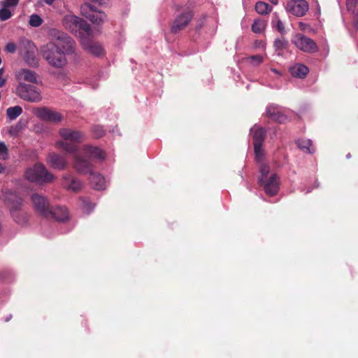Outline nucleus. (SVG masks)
<instances>
[{
  "mask_svg": "<svg viewBox=\"0 0 358 358\" xmlns=\"http://www.w3.org/2000/svg\"><path fill=\"white\" fill-rule=\"evenodd\" d=\"M52 38L41 47L43 58L52 67L61 69L67 64L66 57L76 55V43L72 38L58 30H52Z\"/></svg>",
  "mask_w": 358,
  "mask_h": 358,
  "instance_id": "f257e3e1",
  "label": "nucleus"
},
{
  "mask_svg": "<svg viewBox=\"0 0 358 358\" xmlns=\"http://www.w3.org/2000/svg\"><path fill=\"white\" fill-rule=\"evenodd\" d=\"M73 167L80 174H90V182L94 189L96 190L105 189L106 182L104 178L100 173L92 171V164L89 161L83 159L78 155H76Z\"/></svg>",
  "mask_w": 358,
  "mask_h": 358,
  "instance_id": "f03ea898",
  "label": "nucleus"
},
{
  "mask_svg": "<svg viewBox=\"0 0 358 358\" xmlns=\"http://www.w3.org/2000/svg\"><path fill=\"white\" fill-rule=\"evenodd\" d=\"M62 140L57 141L56 145L69 153L73 154L78 151V144L84 139V134L79 130L62 128L59 131Z\"/></svg>",
  "mask_w": 358,
  "mask_h": 358,
  "instance_id": "7ed1b4c3",
  "label": "nucleus"
},
{
  "mask_svg": "<svg viewBox=\"0 0 358 358\" xmlns=\"http://www.w3.org/2000/svg\"><path fill=\"white\" fill-rule=\"evenodd\" d=\"M259 184L268 196L275 195L280 189V179L276 173H270V167L266 164L259 166Z\"/></svg>",
  "mask_w": 358,
  "mask_h": 358,
  "instance_id": "20e7f679",
  "label": "nucleus"
},
{
  "mask_svg": "<svg viewBox=\"0 0 358 358\" xmlns=\"http://www.w3.org/2000/svg\"><path fill=\"white\" fill-rule=\"evenodd\" d=\"M64 27L77 35L80 39L83 36H92V30L84 20L73 15H66L62 20Z\"/></svg>",
  "mask_w": 358,
  "mask_h": 358,
  "instance_id": "39448f33",
  "label": "nucleus"
},
{
  "mask_svg": "<svg viewBox=\"0 0 358 358\" xmlns=\"http://www.w3.org/2000/svg\"><path fill=\"white\" fill-rule=\"evenodd\" d=\"M25 178L30 182L43 184L52 182L55 177L41 163L36 164L33 167L27 169Z\"/></svg>",
  "mask_w": 358,
  "mask_h": 358,
  "instance_id": "423d86ee",
  "label": "nucleus"
},
{
  "mask_svg": "<svg viewBox=\"0 0 358 358\" xmlns=\"http://www.w3.org/2000/svg\"><path fill=\"white\" fill-rule=\"evenodd\" d=\"M5 200L10 205V213L14 220L19 224H25L27 217L24 213L19 210L23 201L22 199L15 192L8 190L5 192Z\"/></svg>",
  "mask_w": 358,
  "mask_h": 358,
  "instance_id": "0eeeda50",
  "label": "nucleus"
},
{
  "mask_svg": "<svg viewBox=\"0 0 358 358\" xmlns=\"http://www.w3.org/2000/svg\"><path fill=\"white\" fill-rule=\"evenodd\" d=\"M17 96L27 101L37 103L42 100L41 91L35 86L20 83L16 88Z\"/></svg>",
  "mask_w": 358,
  "mask_h": 358,
  "instance_id": "6e6552de",
  "label": "nucleus"
},
{
  "mask_svg": "<svg viewBox=\"0 0 358 358\" xmlns=\"http://www.w3.org/2000/svg\"><path fill=\"white\" fill-rule=\"evenodd\" d=\"M292 43L300 50L307 53H314L318 51V46L310 38L303 34H296L292 38Z\"/></svg>",
  "mask_w": 358,
  "mask_h": 358,
  "instance_id": "1a4fd4ad",
  "label": "nucleus"
},
{
  "mask_svg": "<svg viewBox=\"0 0 358 358\" xmlns=\"http://www.w3.org/2000/svg\"><path fill=\"white\" fill-rule=\"evenodd\" d=\"M80 12L83 16L94 24H99L106 19L104 13L96 10L95 7L88 2H85L81 6Z\"/></svg>",
  "mask_w": 358,
  "mask_h": 358,
  "instance_id": "9d476101",
  "label": "nucleus"
},
{
  "mask_svg": "<svg viewBox=\"0 0 358 358\" xmlns=\"http://www.w3.org/2000/svg\"><path fill=\"white\" fill-rule=\"evenodd\" d=\"M76 155L81 156L83 159L89 161L91 164L93 159L103 160L105 159V154L101 149L89 145H84L80 152L75 153L73 155V162H75Z\"/></svg>",
  "mask_w": 358,
  "mask_h": 358,
  "instance_id": "9b49d317",
  "label": "nucleus"
},
{
  "mask_svg": "<svg viewBox=\"0 0 358 358\" xmlns=\"http://www.w3.org/2000/svg\"><path fill=\"white\" fill-rule=\"evenodd\" d=\"M286 9L296 17H302L308 10L309 5L306 0H290L287 3Z\"/></svg>",
  "mask_w": 358,
  "mask_h": 358,
  "instance_id": "f8f14e48",
  "label": "nucleus"
},
{
  "mask_svg": "<svg viewBox=\"0 0 358 358\" xmlns=\"http://www.w3.org/2000/svg\"><path fill=\"white\" fill-rule=\"evenodd\" d=\"M34 114L39 119L48 122H59L63 119L61 113L45 107L36 108Z\"/></svg>",
  "mask_w": 358,
  "mask_h": 358,
  "instance_id": "ddd939ff",
  "label": "nucleus"
},
{
  "mask_svg": "<svg viewBox=\"0 0 358 358\" xmlns=\"http://www.w3.org/2000/svg\"><path fill=\"white\" fill-rule=\"evenodd\" d=\"M31 199L36 210L42 216L48 218L51 212L46 198L42 195L34 194L31 196Z\"/></svg>",
  "mask_w": 358,
  "mask_h": 358,
  "instance_id": "4468645a",
  "label": "nucleus"
},
{
  "mask_svg": "<svg viewBox=\"0 0 358 358\" xmlns=\"http://www.w3.org/2000/svg\"><path fill=\"white\" fill-rule=\"evenodd\" d=\"M93 36V33L92 36H83L80 39V43L85 50L96 57H99L103 53V49L101 44L91 41V38Z\"/></svg>",
  "mask_w": 358,
  "mask_h": 358,
  "instance_id": "2eb2a0df",
  "label": "nucleus"
},
{
  "mask_svg": "<svg viewBox=\"0 0 358 358\" xmlns=\"http://www.w3.org/2000/svg\"><path fill=\"white\" fill-rule=\"evenodd\" d=\"M266 115L271 120L283 123L287 120V116L284 114L282 107L276 104H269L266 108Z\"/></svg>",
  "mask_w": 358,
  "mask_h": 358,
  "instance_id": "dca6fc26",
  "label": "nucleus"
},
{
  "mask_svg": "<svg viewBox=\"0 0 358 358\" xmlns=\"http://www.w3.org/2000/svg\"><path fill=\"white\" fill-rule=\"evenodd\" d=\"M192 16V13L189 10L182 13L181 15H178L174 20L171 27V32L177 33L183 29L191 21Z\"/></svg>",
  "mask_w": 358,
  "mask_h": 358,
  "instance_id": "f3484780",
  "label": "nucleus"
},
{
  "mask_svg": "<svg viewBox=\"0 0 358 358\" xmlns=\"http://www.w3.org/2000/svg\"><path fill=\"white\" fill-rule=\"evenodd\" d=\"M47 163L55 169L64 170L68 166V160L64 155L55 152L50 153L47 157Z\"/></svg>",
  "mask_w": 358,
  "mask_h": 358,
  "instance_id": "a211bd4d",
  "label": "nucleus"
},
{
  "mask_svg": "<svg viewBox=\"0 0 358 358\" xmlns=\"http://www.w3.org/2000/svg\"><path fill=\"white\" fill-rule=\"evenodd\" d=\"M62 186L67 190L78 192L81 189L83 183L72 174L66 173L62 177Z\"/></svg>",
  "mask_w": 358,
  "mask_h": 358,
  "instance_id": "6ab92c4d",
  "label": "nucleus"
},
{
  "mask_svg": "<svg viewBox=\"0 0 358 358\" xmlns=\"http://www.w3.org/2000/svg\"><path fill=\"white\" fill-rule=\"evenodd\" d=\"M250 133L252 135L254 145H263L266 135L264 128L255 125L250 129Z\"/></svg>",
  "mask_w": 358,
  "mask_h": 358,
  "instance_id": "aec40b11",
  "label": "nucleus"
},
{
  "mask_svg": "<svg viewBox=\"0 0 358 358\" xmlns=\"http://www.w3.org/2000/svg\"><path fill=\"white\" fill-rule=\"evenodd\" d=\"M16 77L20 80H24L32 83H37L36 73L29 69H22L20 70L16 75Z\"/></svg>",
  "mask_w": 358,
  "mask_h": 358,
  "instance_id": "412c9836",
  "label": "nucleus"
},
{
  "mask_svg": "<svg viewBox=\"0 0 358 358\" xmlns=\"http://www.w3.org/2000/svg\"><path fill=\"white\" fill-rule=\"evenodd\" d=\"M51 212L49 214V217H54L56 220L59 222H64L69 218V212L65 207L57 206L54 209H50Z\"/></svg>",
  "mask_w": 358,
  "mask_h": 358,
  "instance_id": "4be33fe9",
  "label": "nucleus"
},
{
  "mask_svg": "<svg viewBox=\"0 0 358 358\" xmlns=\"http://www.w3.org/2000/svg\"><path fill=\"white\" fill-rule=\"evenodd\" d=\"M289 72L292 76L304 78L309 72L308 68L301 64H296L289 67Z\"/></svg>",
  "mask_w": 358,
  "mask_h": 358,
  "instance_id": "5701e85b",
  "label": "nucleus"
},
{
  "mask_svg": "<svg viewBox=\"0 0 358 358\" xmlns=\"http://www.w3.org/2000/svg\"><path fill=\"white\" fill-rule=\"evenodd\" d=\"M267 27V21L262 18H257L254 20L251 30L253 33L260 34L264 33Z\"/></svg>",
  "mask_w": 358,
  "mask_h": 358,
  "instance_id": "b1692460",
  "label": "nucleus"
},
{
  "mask_svg": "<svg viewBox=\"0 0 358 358\" xmlns=\"http://www.w3.org/2000/svg\"><path fill=\"white\" fill-rule=\"evenodd\" d=\"M271 27L273 29L277 30L282 35H284L286 33L284 23L280 19L276 13L273 14Z\"/></svg>",
  "mask_w": 358,
  "mask_h": 358,
  "instance_id": "393cba45",
  "label": "nucleus"
},
{
  "mask_svg": "<svg viewBox=\"0 0 358 358\" xmlns=\"http://www.w3.org/2000/svg\"><path fill=\"white\" fill-rule=\"evenodd\" d=\"M298 147L303 152L308 153L315 152V149L313 146L312 141L310 139H299L296 141Z\"/></svg>",
  "mask_w": 358,
  "mask_h": 358,
  "instance_id": "a878e982",
  "label": "nucleus"
},
{
  "mask_svg": "<svg viewBox=\"0 0 358 358\" xmlns=\"http://www.w3.org/2000/svg\"><path fill=\"white\" fill-rule=\"evenodd\" d=\"M22 113V108L20 106L9 107L6 110V115L10 120H14Z\"/></svg>",
  "mask_w": 358,
  "mask_h": 358,
  "instance_id": "bb28decb",
  "label": "nucleus"
},
{
  "mask_svg": "<svg viewBox=\"0 0 358 358\" xmlns=\"http://www.w3.org/2000/svg\"><path fill=\"white\" fill-rule=\"evenodd\" d=\"M255 10L260 15H266L272 10V6L264 1H258L255 5Z\"/></svg>",
  "mask_w": 358,
  "mask_h": 358,
  "instance_id": "cd10ccee",
  "label": "nucleus"
},
{
  "mask_svg": "<svg viewBox=\"0 0 358 358\" xmlns=\"http://www.w3.org/2000/svg\"><path fill=\"white\" fill-rule=\"evenodd\" d=\"M25 126V124L22 120L18 121L17 124L10 127L8 130L9 135L13 137L17 136L24 129Z\"/></svg>",
  "mask_w": 358,
  "mask_h": 358,
  "instance_id": "c85d7f7f",
  "label": "nucleus"
},
{
  "mask_svg": "<svg viewBox=\"0 0 358 358\" xmlns=\"http://www.w3.org/2000/svg\"><path fill=\"white\" fill-rule=\"evenodd\" d=\"M255 159L257 163H260V166L263 164L262 159L264 157V150L262 145H254Z\"/></svg>",
  "mask_w": 358,
  "mask_h": 358,
  "instance_id": "c756f323",
  "label": "nucleus"
},
{
  "mask_svg": "<svg viewBox=\"0 0 358 358\" xmlns=\"http://www.w3.org/2000/svg\"><path fill=\"white\" fill-rule=\"evenodd\" d=\"M9 8L8 6H2L0 9V20L1 21H6L12 17L13 14Z\"/></svg>",
  "mask_w": 358,
  "mask_h": 358,
  "instance_id": "7c9ffc66",
  "label": "nucleus"
},
{
  "mask_svg": "<svg viewBox=\"0 0 358 358\" xmlns=\"http://www.w3.org/2000/svg\"><path fill=\"white\" fill-rule=\"evenodd\" d=\"M43 23L42 18L37 14H33L30 16L29 24L33 27H38Z\"/></svg>",
  "mask_w": 358,
  "mask_h": 358,
  "instance_id": "2f4dec72",
  "label": "nucleus"
},
{
  "mask_svg": "<svg viewBox=\"0 0 358 358\" xmlns=\"http://www.w3.org/2000/svg\"><path fill=\"white\" fill-rule=\"evenodd\" d=\"M81 206L83 210L87 214L91 213L94 208V206L86 199H81Z\"/></svg>",
  "mask_w": 358,
  "mask_h": 358,
  "instance_id": "473e14b6",
  "label": "nucleus"
},
{
  "mask_svg": "<svg viewBox=\"0 0 358 358\" xmlns=\"http://www.w3.org/2000/svg\"><path fill=\"white\" fill-rule=\"evenodd\" d=\"M92 133L94 138H99L104 135L105 131H104L103 127L99 126V125H96L92 128Z\"/></svg>",
  "mask_w": 358,
  "mask_h": 358,
  "instance_id": "72a5a7b5",
  "label": "nucleus"
},
{
  "mask_svg": "<svg viewBox=\"0 0 358 358\" xmlns=\"http://www.w3.org/2000/svg\"><path fill=\"white\" fill-rule=\"evenodd\" d=\"M287 41L282 38H277L274 41V47L276 50H282L285 49L287 47Z\"/></svg>",
  "mask_w": 358,
  "mask_h": 358,
  "instance_id": "f704fd0d",
  "label": "nucleus"
},
{
  "mask_svg": "<svg viewBox=\"0 0 358 358\" xmlns=\"http://www.w3.org/2000/svg\"><path fill=\"white\" fill-rule=\"evenodd\" d=\"M8 148L4 142L0 141V158L6 159L8 157Z\"/></svg>",
  "mask_w": 358,
  "mask_h": 358,
  "instance_id": "c9c22d12",
  "label": "nucleus"
},
{
  "mask_svg": "<svg viewBox=\"0 0 358 358\" xmlns=\"http://www.w3.org/2000/svg\"><path fill=\"white\" fill-rule=\"evenodd\" d=\"M20 0H3L2 1V6H8L10 8H15Z\"/></svg>",
  "mask_w": 358,
  "mask_h": 358,
  "instance_id": "e433bc0d",
  "label": "nucleus"
},
{
  "mask_svg": "<svg viewBox=\"0 0 358 358\" xmlns=\"http://www.w3.org/2000/svg\"><path fill=\"white\" fill-rule=\"evenodd\" d=\"M358 0H347L346 6L349 11H354Z\"/></svg>",
  "mask_w": 358,
  "mask_h": 358,
  "instance_id": "4c0bfd02",
  "label": "nucleus"
},
{
  "mask_svg": "<svg viewBox=\"0 0 358 358\" xmlns=\"http://www.w3.org/2000/svg\"><path fill=\"white\" fill-rule=\"evenodd\" d=\"M16 49V45L13 42H8L5 47V50L9 53H14Z\"/></svg>",
  "mask_w": 358,
  "mask_h": 358,
  "instance_id": "58836bf2",
  "label": "nucleus"
},
{
  "mask_svg": "<svg viewBox=\"0 0 358 358\" xmlns=\"http://www.w3.org/2000/svg\"><path fill=\"white\" fill-rule=\"evenodd\" d=\"M251 62L256 65L261 64L263 61L262 57L260 55H252L248 58Z\"/></svg>",
  "mask_w": 358,
  "mask_h": 358,
  "instance_id": "ea45409f",
  "label": "nucleus"
},
{
  "mask_svg": "<svg viewBox=\"0 0 358 358\" xmlns=\"http://www.w3.org/2000/svg\"><path fill=\"white\" fill-rule=\"evenodd\" d=\"M265 46V43L262 40H255L254 42V47L255 48H264Z\"/></svg>",
  "mask_w": 358,
  "mask_h": 358,
  "instance_id": "a19ab883",
  "label": "nucleus"
},
{
  "mask_svg": "<svg viewBox=\"0 0 358 358\" xmlns=\"http://www.w3.org/2000/svg\"><path fill=\"white\" fill-rule=\"evenodd\" d=\"M23 42H24L27 45V46L31 49V52L34 53V50H36V47L34 46V43L27 39L24 40Z\"/></svg>",
  "mask_w": 358,
  "mask_h": 358,
  "instance_id": "79ce46f5",
  "label": "nucleus"
},
{
  "mask_svg": "<svg viewBox=\"0 0 358 358\" xmlns=\"http://www.w3.org/2000/svg\"><path fill=\"white\" fill-rule=\"evenodd\" d=\"M3 69H0V87H3L6 83V79L3 78Z\"/></svg>",
  "mask_w": 358,
  "mask_h": 358,
  "instance_id": "37998d69",
  "label": "nucleus"
},
{
  "mask_svg": "<svg viewBox=\"0 0 358 358\" xmlns=\"http://www.w3.org/2000/svg\"><path fill=\"white\" fill-rule=\"evenodd\" d=\"M28 55H29V56L26 57V60H27L28 62H29L30 59H31V60H34V55H30V53H29V52L28 53Z\"/></svg>",
  "mask_w": 358,
  "mask_h": 358,
  "instance_id": "c03bdc74",
  "label": "nucleus"
},
{
  "mask_svg": "<svg viewBox=\"0 0 358 358\" xmlns=\"http://www.w3.org/2000/svg\"><path fill=\"white\" fill-rule=\"evenodd\" d=\"M6 171V167L0 163V174L3 173Z\"/></svg>",
  "mask_w": 358,
  "mask_h": 358,
  "instance_id": "a18cd8bd",
  "label": "nucleus"
},
{
  "mask_svg": "<svg viewBox=\"0 0 358 358\" xmlns=\"http://www.w3.org/2000/svg\"><path fill=\"white\" fill-rule=\"evenodd\" d=\"M269 1L274 5H277L278 3V0H269Z\"/></svg>",
  "mask_w": 358,
  "mask_h": 358,
  "instance_id": "49530a36",
  "label": "nucleus"
},
{
  "mask_svg": "<svg viewBox=\"0 0 358 358\" xmlns=\"http://www.w3.org/2000/svg\"><path fill=\"white\" fill-rule=\"evenodd\" d=\"M271 71L275 74L280 75V72L276 69H271Z\"/></svg>",
  "mask_w": 358,
  "mask_h": 358,
  "instance_id": "de8ad7c7",
  "label": "nucleus"
},
{
  "mask_svg": "<svg viewBox=\"0 0 358 358\" xmlns=\"http://www.w3.org/2000/svg\"><path fill=\"white\" fill-rule=\"evenodd\" d=\"M91 2L101 3V0H90Z\"/></svg>",
  "mask_w": 358,
  "mask_h": 358,
  "instance_id": "09e8293b",
  "label": "nucleus"
},
{
  "mask_svg": "<svg viewBox=\"0 0 358 358\" xmlns=\"http://www.w3.org/2000/svg\"><path fill=\"white\" fill-rule=\"evenodd\" d=\"M12 317V315H10L9 316H8L6 319H5V321L6 322H8Z\"/></svg>",
  "mask_w": 358,
  "mask_h": 358,
  "instance_id": "8fccbe9b",
  "label": "nucleus"
},
{
  "mask_svg": "<svg viewBox=\"0 0 358 358\" xmlns=\"http://www.w3.org/2000/svg\"><path fill=\"white\" fill-rule=\"evenodd\" d=\"M346 157H347V158H350V153L348 154Z\"/></svg>",
  "mask_w": 358,
  "mask_h": 358,
  "instance_id": "3c124183",
  "label": "nucleus"
},
{
  "mask_svg": "<svg viewBox=\"0 0 358 358\" xmlns=\"http://www.w3.org/2000/svg\"><path fill=\"white\" fill-rule=\"evenodd\" d=\"M300 26L303 27V24H302V22H300Z\"/></svg>",
  "mask_w": 358,
  "mask_h": 358,
  "instance_id": "603ef678",
  "label": "nucleus"
},
{
  "mask_svg": "<svg viewBox=\"0 0 358 358\" xmlns=\"http://www.w3.org/2000/svg\"><path fill=\"white\" fill-rule=\"evenodd\" d=\"M300 26L303 27V24H302V22H300Z\"/></svg>",
  "mask_w": 358,
  "mask_h": 358,
  "instance_id": "864d4df0",
  "label": "nucleus"
}]
</instances>
